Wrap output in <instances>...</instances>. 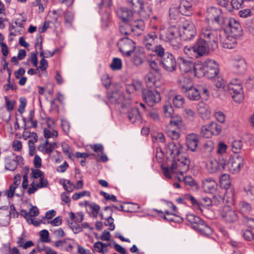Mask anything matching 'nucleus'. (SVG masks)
<instances>
[{
	"label": "nucleus",
	"instance_id": "nucleus-1",
	"mask_svg": "<svg viewBox=\"0 0 254 254\" xmlns=\"http://www.w3.org/2000/svg\"><path fill=\"white\" fill-rule=\"evenodd\" d=\"M180 30L176 26L160 30L159 40L168 42L174 50L180 49L182 47L180 43Z\"/></svg>",
	"mask_w": 254,
	"mask_h": 254
},
{
	"label": "nucleus",
	"instance_id": "nucleus-2",
	"mask_svg": "<svg viewBox=\"0 0 254 254\" xmlns=\"http://www.w3.org/2000/svg\"><path fill=\"white\" fill-rule=\"evenodd\" d=\"M215 85L217 88H222L224 91H228L236 102H240L243 100L242 86L236 81L231 82L227 86L224 80L221 78L215 80Z\"/></svg>",
	"mask_w": 254,
	"mask_h": 254
},
{
	"label": "nucleus",
	"instance_id": "nucleus-3",
	"mask_svg": "<svg viewBox=\"0 0 254 254\" xmlns=\"http://www.w3.org/2000/svg\"><path fill=\"white\" fill-rule=\"evenodd\" d=\"M190 165V160L185 157H176V159H173L170 167V170L168 167L162 166L163 174L169 179L171 178L170 172L174 174L179 173L183 175L184 173L189 170Z\"/></svg>",
	"mask_w": 254,
	"mask_h": 254
},
{
	"label": "nucleus",
	"instance_id": "nucleus-4",
	"mask_svg": "<svg viewBox=\"0 0 254 254\" xmlns=\"http://www.w3.org/2000/svg\"><path fill=\"white\" fill-rule=\"evenodd\" d=\"M214 20L218 23L222 24L224 29L221 30H225L226 33L230 32L233 36L241 37L243 35V30L240 23L235 18L226 17L222 18L219 16H216Z\"/></svg>",
	"mask_w": 254,
	"mask_h": 254
},
{
	"label": "nucleus",
	"instance_id": "nucleus-5",
	"mask_svg": "<svg viewBox=\"0 0 254 254\" xmlns=\"http://www.w3.org/2000/svg\"><path fill=\"white\" fill-rule=\"evenodd\" d=\"M211 49L209 44L203 38H199L193 46L191 47H185L184 52L188 56H194L198 58L208 54L209 50Z\"/></svg>",
	"mask_w": 254,
	"mask_h": 254
},
{
	"label": "nucleus",
	"instance_id": "nucleus-6",
	"mask_svg": "<svg viewBox=\"0 0 254 254\" xmlns=\"http://www.w3.org/2000/svg\"><path fill=\"white\" fill-rule=\"evenodd\" d=\"M220 163L223 165V170H228L232 174H235L239 172L243 166L244 158L239 155H236L230 157L228 161L223 158V160H221Z\"/></svg>",
	"mask_w": 254,
	"mask_h": 254
},
{
	"label": "nucleus",
	"instance_id": "nucleus-7",
	"mask_svg": "<svg viewBox=\"0 0 254 254\" xmlns=\"http://www.w3.org/2000/svg\"><path fill=\"white\" fill-rule=\"evenodd\" d=\"M187 220L192 225L194 229L199 231L201 234L209 236L212 233L211 228L198 216L189 214L187 215Z\"/></svg>",
	"mask_w": 254,
	"mask_h": 254
},
{
	"label": "nucleus",
	"instance_id": "nucleus-8",
	"mask_svg": "<svg viewBox=\"0 0 254 254\" xmlns=\"http://www.w3.org/2000/svg\"><path fill=\"white\" fill-rule=\"evenodd\" d=\"M221 30H216L210 27H205L202 29L201 36L205 38L207 43L210 45L211 49L214 50L218 47V37L220 38Z\"/></svg>",
	"mask_w": 254,
	"mask_h": 254
},
{
	"label": "nucleus",
	"instance_id": "nucleus-9",
	"mask_svg": "<svg viewBox=\"0 0 254 254\" xmlns=\"http://www.w3.org/2000/svg\"><path fill=\"white\" fill-rule=\"evenodd\" d=\"M107 97L111 104L122 109L127 108L130 103V100L128 97L125 98L124 94L118 92L109 93Z\"/></svg>",
	"mask_w": 254,
	"mask_h": 254
},
{
	"label": "nucleus",
	"instance_id": "nucleus-10",
	"mask_svg": "<svg viewBox=\"0 0 254 254\" xmlns=\"http://www.w3.org/2000/svg\"><path fill=\"white\" fill-rule=\"evenodd\" d=\"M119 50L122 54L129 57L135 48V44L131 39L126 37L121 38L118 43Z\"/></svg>",
	"mask_w": 254,
	"mask_h": 254
},
{
	"label": "nucleus",
	"instance_id": "nucleus-11",
	"mask_svg": "<svg viewBox=\"0 0 254 254\" xmlns=\"http://www.w3.org/2000/svg\"><path fill=\"white\" fill-rule=\"evenodd\" d=\"M160 64L165 70L168 72H173L176 70L177 62L174 55L169 52H166L164 57L161 59Z\"/></svg>",
	"mask_w": 254,
	"mask_h": 254
},
{
	"label": "nucleus",
	"instance_id": "nucleus-12",
	"mask_svg": "<svg viewBox=\"0 0 254 254\" xmlns=\"http://www.w3.org/2000/svg\"><path fill=\"white\" fill-rule=\"evenodd\" d=\"M142 94L143 100L150 106H153L161 100L160 93L155 90L144 89Z\"/></svg>",
	"mask_w": 254,
	"mask_h": 254
},
{
	"label": "nucleus",
	"instance_id": "nucleus-13",
	"mask_svg": "<svg viewBox=\"0 0 254 254\" xmlns=\"http://www.w3.org/2000/svg\"><path fill=\"white\" fill-rule=\"evenodd\" d=\"M240 37H235L232 34H228L225 30H221L220 33V41L223 48L233 49L237 44V39Z\"/></svg>",
	"mask_w": 254,
	"mask_h": 254
},
{
	"label": "nucleus",
	"instance_id": "nucleus-14",
	"mask_svg": "<svg viewBox=\"0 0 254 254\" xmlns=\"http://www.w3.org/2000/svg\"><path fill=\"white\" fill-rule=\"evenodd\" d=\"M182 34L181 36L186 41L190 40L196 34V29L194 24L189 21H185L182 26Z\"/></svg>",
	"mask_w": 254,
	"mask_h": 254
},
{
	"label": "nucleus",
	"instance_id": "nucleus-15",
	"mask_svg": "<svg viewBox=\"0 0 254 254\" xmlns=\"http://www.w3.org/2000/svg\"><path fill=\"white\" fill-rule=\"evenodd\" d=\"M165 150L167 155L172 157L173 159H176V157L182 152V145L179 143L171 141L168 143Z\"/></svg>",
	"mask_w": 254,
	"mask_h": 254
},
{
	"label": "nucleus",
	"instance_id": "nucleus-16",
	"mask_svg": "<svg viewBox=\"0 0 254 254\" xmlns=\"http://www.w3.org/2000/svg\"><path fill=\"white\" fill-rule=\"evenodd\" d=\"M205 76L208 78H213L219 73L218 64L213 60L206 61Z\"/></svg>",
	"mask_w": 254,
	"mask_h": 254
},
{
	"label": "nucleus",
	"instance_id": "nucleus-17",
	"mask_svg": "<svg viewBox=\"0 0 254 254\" xmlns=\"http://www.w3.org/2000/svg\"><path fill=\"white\" fill-rule=\"evenodd\" d=\"M173 109L170 105H165L163 108V113L164 116L167 118H171L170 125L171 127H179L183 125V122L180 117H177L176 118L173 117Z\"/></svg>",
	"mask_w": 254,
	"mask_h": 254
},
{
	"label": "nucleus",
	"instance_id": "nucleus-18",
	"mask_svg": "<svg viewBox=\"0 0 254 254\" xmlns=\"http://www.w3.org/2000/svg\"><path fill=\"white\" fill-rule=\"evenodd\" d=\"M158 39H159V34L154 31L150 32L144 36L143 45L147 50L150 51L157 45Z\"/></svg>",
	"mask_w": 254,
	"mask_h": 254
},
{
	"label": "nucleus",
	"instance_id": "nucleus-19",
	"mask_svg": "<svg viewBox=\"0 0 254 254\" xmlns=\"http://www.w3.org/2000/svg\"><path fill=\"white\" fill-rule=\"evenodd\" d=\"M118 17L125 23L131 22L133 17V10L127 7H120L117 10Z\"/></svg>",
	"mask_w": 254,
	"mask_h": 254
},
{
	"label": "nucleus",
	"instance_id": "nucleus-20",
	"mask_svg": "<svg viewBox=\"0 0 254 254\" xmlns=\"http://www.w3.org/2000/svg\"><path fill=\"white\" fill-rule=\"evenodd\" d=\"M178 63L180 70L185 74H188L189 72H193L194 64L191 60L180 58Z\"/></svg>",
	"mask_w": 254,
	"mask_h": 254
},
{
	"label": "nucleus",
	"instance_id": "nucleus-21",
	"mask_svg": "<svg viewBox=\"0 0 254 254\" xmlns=\"http://www.w3.org/2000/svg\"><path fill=\"white\" fill-rule=\"evenodd\" d=\"M181 14L190 16L192 14V4L187 0H181L179 6Z\"/></svg>",
	"mask_w": 254,
	"mask_h": 254
},
{
	"label": "nucleus",
	"instance_id": "nucleus-22",
	"mask_svg": "<svg viewBox=\"0 0 254 254\" xmlns=\"http://www.w3.org/2000/svg\"><path fill=\"white\" fill-rule=\"evenodd\" d=\"M221 160H223V157H220L218 160H213L209 161L206 166L207 171L209 173L213 174L223 170V165L220 163Z\"/></svg>",
	"mask_w": 254,
	"mask_h": 254
},
{
	"label": "nucleus",
	"instance_id": "nucleus-23",
	"mask_svg": "<svg viewBox=\"0 0 254 254\" xmlns=\"http://www.w3.org/2000/svg\"><path fill=\"white\" fill-rule=\"evenodd\" d=\"M186 143L189 149L192 152L196 150L199 141V136L195 133H190L186 137Z\"/></svg>",
	"mask_w": 254,
	"mask_h": 254
},
{
	"label": "nucleus",
	"instance_id": "nucleus-24",
	"mask_svg": "<svg viewBox=\"0 0 254 254\" xmlns=\"http://www.w3.org/2000/svg\"><path fill=\"white\" fill-rule=\"evenodd\" d=\"M183 93H184L186 96L190 100L197 101L201 98V95H199L197 86L194 87L192 85L191 87L184 90Z\"/></svg>",
	"mask_w": 254,
	"mask_h": 254
},
{
	"label": "nucleus",
	"instance_id": "nucleus-25",
	"mask_svg": "<svg viewBox=\"0 0 254 254\" xmlns=\"http://www.w3.org/2000/svg\"><path fill=\"white\" fill-rule=\"evenodd\" d=\"M126 2L131 10L141 12L145 10V4L142 0H126Z\"/></svg>",
	"mask_w": 254,
	"mask_h": 254
},
{
	"label": "nucleus",
	"instance_id": "nucleus-26",
	"mask_svg": "<svg viewBox=\"0 0 254 254\" xmlns=\"http://www.w3.org/2000/svg\"><path fill=\"white\" fill-rule=\"evenodd\" d=\"M128 118L129 121L133 124L139 125L141 123L142 118L138 109L131 108L128 113Z\"/></svg>",
	"mask_w": 254,
	"mask_h": 254
},
{
	"label": "nucleus",
	"instance_id": "nucleus-27",
	"mask_svg": "<svg viewBox=\"0 0 254 254\" xmlns=\"http://www.w3.org/2000/svg\"><path fill=\"white\" fill-rule=\"evenodd\" d=\"M178 82L183 92L192 85L191 79L188 74L181 75L179 77Z\"/></svg>",
	"mask_w": 254,
	"mask_h": 254
},
{
	"label": "nucleus",
	"instance_id": "nucleus-28",
	"mask_svg": "<svg viewBox=\"0 0 254 254\" xmlns=\"http://www.w3.org/2000/svg\"><path fill=\"white\" fill-rule=\"evenodd\" d=\"M222 217L224 220L229 223L234 222L238 219L236 212L229 208H227L222 213Z\"/></svg>",
	"mask_w": 254,
	"mask_h": 254
},
{
	"label": "nucleus",
	"instance_id": "nucleus-29",
	"mask_svg": "<svg viewBox=\"0 0 254 254\" xmlns=\"http://www.w3.org/2000/svg\"><path fill=\"white\" fill-rule=\"evenodd\" d=\"M144 54L140 50L134 51V54L131 59L133 64L139 66L142 64L144 58Z\"/></svg>",
	"mask_w": 254,
	"mask_h": 254
},
{
	"label": "nucleus",
	"instance_id": "nucleus-30",
	"mask_svg": "<svg viewBox=\"0 0 254 254\" xmlns=\"http://www.w3.org/2000/svg\"><path fill=\"white\" fill-rule=\"evenodd\" d=\"M206 61L203 64H194L193 73L195 76L198 77L205 76Z\"/></svg>",
	"mask_w": 254,
	"mask_h": 254
},
{
	"label": "nucleus",
	"instance_id": "nucleus-31",
	"mask_svg": "<svg viewBox=\"0 0 254 254\" xmlns=\"http://www.w3.org/2000/svg\"><path fill=\"white\" fill-rule=\"evenodd\" d=\"M219 182L222 187L225 189H229L231 183L229 175L227 174L221 175L219 178Z\"/></svg>",
	"mask_w": 254,
	"mask_h": 254
},
{
	"label": "nucleus",
	"instance_id": "nucleus-32",
	"mask_svg": "<svg viewBox=\"0 0 254 254\" xmlns=\"http://www.w3.org/2000/svg\"><path fill=\"white\" fill-rule=\"evenodd\" d=\"M234 66L240 71H243L246 68V63L244 59L237 57L234 59Z\"/></svg>",
	"mask_w": 254,
	"mask_h": 254
},
{
	"label": "nucleus",
	"instance_id": "nucleus-33",
	"mask_svg": "<svg viewBox=\"0 0 254 254\" xmlns=\"http://www.w3.org/2000/svg\"><path fill=\"white\" fill-rule=\"evenodd\" d=\"M130 26H127L128 28L131 29V32H134L135 30L138 29L139 30H143L144 29V22L141 19H137L134 20L133 22H130Z\"/></svg>",
	"mask_w": 254,
	"mask_h": 254
},
{
	"label": "nucleus",
	"instance_id": "nucleus-34",
	"mask_svg": "<svg viewBox=\"0 0 254 254\" xmlns=\"http://www.w3.org/2000/svg\"><path fill=\"white\" fill-rule=\"evenodd\" d=\"M144 79L147 86L152 87L155 85L157 79L152 72H149L144 77Z\"/></svg>",
	"mask_w": 254,
	"mask_h": 254
},
{
	"label": "nucleus",
	"instance_id": "nucleus-35",
	"mask_svg": "<svg viewBox=\"0 0 254 254\" xmlns=\"http://www.w3.org/2000/svg\"><path fill=\"white\" fill-rule=\"evenodd\" d=\"M148 65L150 67L156 72L159 71V65L160 64V60L154 57L150 59L148 58L147 60Z\"/></svg>",
	"mask_w": 254,
	"mask_h": 254
},
{
	"label": "nucleus",
	"instance_id": "nucleus-36",
	"mask_svg": "<svg viewBox=\"0 0 254 254\" xmlns=\"http://www.w3.org/2000/svg\"><path fill=\"white\" fill-rule=\"evenodd\" d=\"M182 126H179V127L176 126L178 127L177 129H175L174 128H168L166 130V133L168 136L170 137L171 139L173 140H177L180 137V133L179 131V128Z\"/></svg>",
	"mask_w": 254,
	"mask_h": 254
},
{
	"label": "nucleus",
	"instance_id": "nucleus-37",
	"mask_svg": "<svg viewBox=\"0 0 254 254\" xmlns=\"http://www.w3.org/2000/svg\"><path fill=\"white\" fill-rule=\"evenodd\" d=\"M184 103L185 98L181 95H177L173 98V103L177 108L182 107Z\"/></svg>",
	"mask_w": 254,
	"mask_h": 254
},
{
	"label": "nucleus",
	"instance_id": "nucleus-38",
	"mask_svg": "<svg viewBox=\"0 0 254 254\" xmlns=\"http://www.w3.org/2000/svg\"><path fill=\"white\" fill-rule=\"evenodd\" d=\"M208 125L212 135H218L220 133L221 130V127L216 122H211Z\"/></svg>",
	"mask_w": 254,
	"mask_h": 254
},
{
	"label": "nucleus",
	"instance_id": "nucleus-39",
	"mask_svg": "<svg viewBox=\"0 0 254 254\" xmlns=\"http://www.w3.org/2000/svg\"><path fill=\"white\" fill-rule=\"evenodd\" d=\"M111 67L114 70H118L122 68V62L120 59L114 58L111 64Z\"/></svg>",
	"mask_w": 254,
	"mask_h": 254
},
{
	"label": "nucleus",
	"instance_id": "nucleus-40",
	"mask_svg": "<svg viewBox=\"0 0 254 254\" xmlns=\"http://www.w3.org/2000/svg\"><path fill=\"white\" fill-rule=\"evenodd\" d=\"M198 90H199V95L202 98L205 100H207L209 96V92L207 88L203 85H198Z\"/></svg>",
	"mask_w": 254,
	"mask_h": 254
},
{
	"label": "nucleus",
	"instance_id": "nucleus-41",
	"mask_svg": "<svg viewBox=\"0 0 254 254\" xmlns=\"http://www.w3.org/2000/svg\"><path fill=\"white\" fill-rule=\"evenodd\" d=\"M150 51H151L161 58V59L162 58V57H164V55H165L166 52H165V49L164 48L161 46L160 45H157L155 46V47H153L152 49L150 50Z\"/></svg>",
	"mask_w": 254,
	"mask_h": 254
},
{
	"label": "nucleus",
	"instance_id": "nucleus-42",
	"mask_svg": "<svg viewBox=\"0 0 254 254\" xmlns=\"http://www.w3.org/2000/svg\"><path fill=\"white\" fill-rule=\"evenodd\" d=\"M180 9L178 7H171L169 9L170 18L173 20H176L180 15Z\"/></svg>",
	"mask_w": 254,
	"mask_h": 254
},
{
	"label": "nucleus",
	"instance_id": "nucleus-43",
	"mask_svg": "<svg viewBox=\"0 0 254 254\" xmlns=\"http://www.w3.org/2000/svg\"><path fill=\"white\" fill-rule=\"evenodd\" d=\"M224 200V196L217 193H216L214 195H213L212 198L213 204L215 205H218L223 203Z\"/></svg>",
	"mask_w": 254,
	"mask_h": 254
},
{
	"label": "nucleus",
	"instance_id": "nucleus-44",
	"mask_svg": "<svg viewBox=\"0 0 254 254\" xmlns=\"http://www.w3.org/2000/svg\"><path fill=\"white\" fill-rule=\"evenodd\" d=\"M40 240L43 243H49L51 241L49 237V233L48 230H43L39 233Z\"/></svg>",
	"mask_w": 254,
	"mask_h": 254
},
{
	"label": "nucleus",
	"instance_id": "nucleus-45",
	"mask_svg": "<svg viewBox=\"0 0 254 254\" xmlns=\"http://www.w3.org/2000/svg\"><path fill=\"white\" fill-rule=\"evenodd\" d=\"M232 151L237 154L241 150L242 147V141L240 140H235L233 142L231 145Z\"/></svg>",
	"mask_w": 254,
	"mask_h": 254
},
{
	"label": "nucleus",
	"instance_id": "nucleus-46",
	"mask_svg": "<svg viewBox=\"0 0 254 254\" xmlns=\"http://www.w3.org/2000/svg\"><path fill=\"white\" fill-rule=\"evenodd\" d=\"M208 127H209L208 125L201 127L200 134L203 137L209 138L212 135L210 128Z\"/></svg>",
	"mask_w": 254,
	"mask_h": 254
},
{
	"label": "nucleus",
	"instance_id": "nucleus-47",
	"mask_svg": "<svg viewBox=\"0 0 254 254\" xmlns=\"http://www.w3.org/2000/svg\"><path fill=\"white\" fill-rule=\"evenodd\" d=\"M127 26H130V23H125L123 25H120L119 27V30L122 35H128L131 33V29H130Z\"/></svg>",
	"mask_w": 254,
	"mask_h": 254
},
{
	"label": "nucleus",
	"instance_id": "nucleus-48",
	"mask_svg": "<svg viewBox=\"0 0 254 254\" xmlns=\"http://www.w3.org/2000/svg\"><path fill=\"white\" fill-rule=\"evenodd\" d=\"M62 147L63 152L69 158L71 159L73 155L72 153L70 146L67 143L64 142L62 143Z\"/></svg>",
	"mask_w": 254,
	"mask_h": 254
},
{
	"label": "nucleus",
	"instance_id": "nucleus-49",
	"mask_svg": "<svg viewBox=\"0 0 254 254\" xmlns=\"http://www.w3.org/2000/svg\"><path fill=\"white\" fill-rule=\"evenodd\" d=\"M31 177L33 179L41 178L44 177V173L38 169H31Z\"/></svg>",
	"mask_w": 254,
	"mask_h": 254
},
{
	"label": "nucleus",
	"instance_id": "nucleus-50",
	"mask_svg": "<svg viewBox=\"0 0 254 254\" xmlns=\"http://www.w3.org/2000/svg\"><path fill=\"white\" fill-rule=\"evenodd\" d=\"M199 206L202 205L203 206H209L213 204L212 198L205 196L202 197L199 201Z\"/></svg>",
	"mask_w": 254,
	"mask_h": 254
},
{
	"label": "nucleus",
	"instance_id": "nucleus-51",
	"mask_svg": "<svg viewBox=\"0 0 254 254\" xmlns=\"http://www.w3.org/2000/svg\"><path fill=\"white\" fill-rule=\"evenodd\" d=\"M114 219L112 216V213L110 216L108 217L107 219H105V221L104 222V225L106 226H109V229L110 231H113L115 229V226L114 224Z\"/></svg>",
	"mask_w": 254,
	"mask_h": 254
},
{
	"label": "nucleus",
	"instance_id": "nucleus-52",
	"mask_svg": "<svg viewBox=\"0 0 254 254\" xmlns=\"http://www.w3.org/2000/svg\"><path fill=\"white\" fill-rule=\"evenodd\" d=\"M32 139H30L28 141V146L29 149L31 150L32 149L35 150V146L34 143L37 141L38 140V136L36 134V133L32 132Z\"/></svg>",
	"mask_w": 254,
	"mask_h": 254
},
{
	"label": "nucleus",
	"instance_id": "nucleus-53",
	"mask_svg": "<svg viewBox=\"0 0 254 254\" xmlns=\"http://www.w3.org/2000/svg\"><path fill=\"white\" fill-rule=\"evenodd\" d=\"M247 196L251 200L254 199V187L248 186L245 188Z\"/></svg>",
	"mask_w": 254,
	"mask_h": 254
},
{
	"label": "nucleus",
	"instance_id": "nucleus-54",
	"mask_svg": "<svg viewBox=\"0 0 254 254\" xmlns=\"http://www.w3.org/2000/svg\"><path fill=\"white\" fill-rule=\"evenodd\" d=\"M90 195V192L87 190H84L79 192H75L74 193L72 196V198L73 200H77L80 198L84 196H89Z\"/></svg>",
	"mask_w": 254,
	"mask_h": 254
},
{
	"label": "nucleus",
	"instance_id": "nucleus-55",
	"mask_svg": "<svg viewBox=\"0 0 254 254\" xmlns=\"http://www.w3.org/2000/svg\"><path fill=\"white\" fill-rule=\"evenodd\" d=\"M73 16L70 12H66L64 14V22L66 26H71L73 21Z\"/></svg>",
	"mask_w": 254,
	"mask_h": 254
},
{
	"label": "nucleus",
	"instance_id": "nucleus-56",
	"mask_svg": "<svg viewBox=\"0 0 254 254\" xmlns=\"http://www.w3.org/2000/svg\"><path fill=\"white\" fill-rule=\"evenodd\" d=\"M20 104L19 105L18 111L22 114L25 111V108L27 105V100L25 98L21 97L19 99Z\"/></svg>",
	"mask_w": 254,
	"mask_h": 254
},
{
	"label": "nucleus",
	"instance_id": "nucleus-57",
	"mask_svg": "<svg viewBox=\"0 0 254 254\" xmlns=\"http://www.w3.org/2000/svg\"><path fill=\"white\" fill-rule=\"evenodd\" d=\"M44 135L46 138L48 139L54 136L57 137L58 133L57 130H54L53 131H51L48 129L44 128Z\"/></svg>",
	"mask_w": 254,
	"mask_h": 254
},
{
	"label": "nucleus",
	"instance_id": "nucleus-58",
	"mask_svg": "<svg viewBox=\"0 0 254 254\" xmlns=\"http://www.w3.org/2000/svg\"><path fill=\"white\" fill-rule=\"evenodd\" d=\"M204 186L206 187H211L213 189H215L216 185L214 181L210 178H206L203 181Z\"/></svg>",
	"mask_w": 254,
	"mask_h": 254
},
{
	"label": "nucleus",
	"instance_id": "nucleus-59",
	"mask_svg": "<svg viewBox=\"0 0 254 254\" xmlns=\"http://www.w3.org/2000/svg\"><path fill=\"white\" fill-rule=\"evenodd\" d=\"M16 188L17 187H16V186L11 184L9 186V189L4 192V194L8 198H12L14 195V192Z\"/></svg>",
	"mask_w": 254,
	"mask_h": 254
},
{
	"label": "nucleus",
	"instance_id": "nucleus-60",
	"mask_svg": "<svg viewBox=\"0 0 254 254\" xmlns=\"http://www.w3.org/2000/svg\"><path fill=\"white\" fill-rule=\"evenodd\" d=\"M244 2V0H232L231 3L234 8L239 9L242 7Z\"/></svg>",
	"mask_w": 254,
	"mask_h": 254
},
{
	"label": "nucleus",
	"instance_id": "nucleus-61",
	"mask_svg": "<svg viewBox=\"0 0 254 254\" xmlns=\"http://www.w3.org/2000/svg\"><path fill=\"white\" fill-rule=\"evenodd\" d=\"M185 198L190 201L192 205L197 207H199V203L193 196L190 194H187L185 196Z\"/></svg>",
	"mask_w": 254,
	"mask_h": 254
},
{
	"label": "nucleus",
	"instance_id": "nucleus-62",
	"mask_svg": "<svg viewBox=\"0 0 254 254\" xmlns=\"http://www.w3.org/2000/svg\"><path fill=\"white\" fill-rule=\"evenodd\" d=\"M4 99L6 103V107L7 110L9 112H11L13 110L14 106L15 104L14 101H10L7 96L4 97Z\"/></svg>",
	"mask_w": 254,
	"mask_h": 254
},
{
	"label": "nucleus",
	"instance_id": "nucleus-63",
	"mask_svg": "<svg viewBox=\"0 0 254 254\" xmlns=\"http://www.w3.org/2000/svg\"><path fill=\"white\" fill-rule=\"evenodd\" d=\"M37 248L38 249V251L39 252L45 251V254H57V252L52 249L49 247H44V248H40V243L37 245Z\"/></svg>",
	"mask_w": 254,
	"mask_h": 254
},
{
	"label": "nucleus",
	"instance_id": "nucleus-64",
	"mask_svg": "<svg viewBox=\"0 0 254 254\" xmlns=\"http://www.w3.org/2000/svg\"><path fill=\"white\" fill-rule=\"evenodd\" d=\"M243 236L247 241H250L254 239V234L248 230H246L243 232Z\"/></svg>",
	"mask_w": 254,
	"mask_h": 254
}]
</instances>
